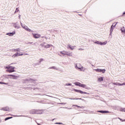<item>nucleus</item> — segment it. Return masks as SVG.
Instances as JSON below:
<instances>
[{"mask_svg": "<svg viewBox=\"0 0 125 125\" xmlns=\"http://www.w3.org/2000/svg\"><path fill=\"white\" fill-rule=\"evenodd\" d=\"M24 55H29V54H28V53H25V54H24Z\"/></svg>", "mask_w": 125, "mask_h": 125, "instance_id": "obj_39", "label": "nucleus"}, {"mask_svg": "<svg viewBox=\"0 0 125 125\" xmlns=\"http://www.w3.org/2000/svg\"><path fill=\"white\" fill-rule=\"evenodd\" d=\"M30 113H31V114H42L43 113V111L33 109L31 111Z\"/></svg>", "mask_w": 125, "mask_h": 125, "instance_id": "obj_3", "label": "nucleus"}, {"mask_svg": "<svg viewBox=\"0 0 125 125\" xmlns=\"http://www.w3.org/2000/svg\"><path fill=\"white\" fill-rule=\"evenodd\" d=\"M93 71H95L97 73H103V74L105 73V72H106V70L101 69L100 68L94 69Z\"/></svg>", "mask_w": 125, "mask_h": 125, "instance_id": "obj_5", "label": "nucleus"}, {"mask_svg": "<svg viewBox=\"0 0 125 125\" xmlns=\"http://www.w3.org/2000/svg\"><path fill=\"white\" fill-rule=\"evenodd\" d=\"M74 106H75L76 107H81V106H78V105H74Z\"/></svg>", "mask_w": 125, "mask_h": 125, "instance_id": "obj_40", "label": "nucleus"}, {"mask_svg": "<svg viewBox=\"0 0 125 125\" xmlns=\"http://www.w3.org/2000/svg\"><path fill=\"white\" fill-rule=\"evenodd\" d=\"M9 77H10V79H13V80H17L18 78V76H16L14 75H9Z\"/></svg>", "mask_w": 125, "mask_h": 125, "instance_id": "obj_15", "label": "nucleus"}, {"mask_svg": "<svg viewBox=\"0 0 125 125\" xmlns=\"http://www.w3.org/2000/svg\"><path fill=\"white\" fill-rule=\"evenodd\" d=\"M41 46H42V47H44V48H49L51 46H53V45L51 44H46L45 42L42 43Z\"/></svg>", "mask_w": 125, "mask_h": 125, "instance_id": "obj_7", "label": "nucleus"}, {"mask_svg": "<svg viewBox=\"0 0 125 125\" xmlns=\"http://www.w3.org/2000/svg\"><path fill=\"white\" fill-rule=\"evenodd\" d=\"M60 55V56H61V55Z\"/></svg>", "mask_w": 125, "mask_h": 125, "instance_id": "obj_46", "label": "nucleus"}, {"mask_svg": "<svg viewBox=\"0 0 125 125\" xmlns=\"http://www.w3.org/2000/svg\"><path fill=\"white\" fill-rule=\"evenodd\" d=\"M67 48H68V49H71V50H74V49L76 48V46H73L71 44H68L67 46Z\"/></svg>", "mask_w": 125, "mask_h": 125, "instance_id": "obj_9", "label": "nucleus"}, {"mask_svg": "<svg viewBox=\"0 0 125 125\" xmlns=\"http://www.w3.org/2000/svg\"><path fill=\"white\" fill-rule=\"evenodd\" d=\"M66 51H61L60 53L62 55V56H65V55H66Z\"/></svg>", "mask_w": 125, "mask_h": 125, "instance_id": "obj_21", "label": "nucleus"}, {"mask_svg": "<svg viewBox=\"0 0 125 125\" xmlns=\"http://www.w3.org/2000/svg\"><path fill=\"white\" fill-rule=\"evenodd\" d=\"M76 69L77 70H79L80 71H84V68H83V66H82L81 64L78 63L75 66Z\"/></svg>", "mask_w": 125, "mask_h": 125, "instance_id": "obj_4", "label": "nucleus"}, {"mask_svg": "<svg viewBox=\"0 0 125 125\" xmlns=\"http://www.w3.org/2000/svg\"><path fill=\"white\" fill-rule=\"evenodd\" d=\"M16 34V32L15 31H13L12 32H10L9 33H6L7 36H9V37H13V36H14Z\"/></svg>", "mask_w": 125, "mask_h": 125, "instance_id": "obj_16", "label": "nucleus"}, {"mask_svg": "<svg viewBox=\"0 0 125 125\" xmlns=\"http://www.w3.org/2000/svg\"><path fill=\"white\" fill-rule=\"evenodd\" d=\"M21 25L22 27V28L23 29H24V30H25V31H26V32H31L32 33H33V30H31V29L29 28V27L26 26L25 24H23V23H22L21 22Z\"/></svg>", "mask_w": 125, "mask_h": 125, "instance_id": "obj_2", "label": "nucleus"}, {"mask_svg": "<svg viewBox=\"0 0 125 125\" xmlns=\"http://www.w3.org/2000/svg\"><path fill=\"white\" fill-rule=\"evenodd\" d=\"M123 15H125V12L123 13Z\"/></svg>", "mask_w": 125, "mask_h": 125, "instance_id": "obj_42", "label": "nucleus"}, {"mask_svg": "<svg viewBox=\"0 0 125 125\" xmlns=\"http://www.w3.org/2000/svg\"><path fill=\"white\" fill-rule=\"evenodd\" d=\"M121 31L122 33H124V34H125V29L124 26L121 28Z\"/></svg>", "mask_w": 125, "mask_h": 125, "instance_id": "obj_24", "label": "nucleus"}, {"mask_svg": "<svg viewBox=\"0 0 125 125\" xmlns=\"http://www.w3.org/2000/svg\"><path fill=\"white\" fill-rule=\"evenodd\" d=\"M104 81V78L102 76H99L97 77L98 83H102Z\"/></svg>", "mask_w": 125, "mask_h": 125, "instance_id": "obj_10", "label": "nucleus"}, {"mask_svg": "<svg viewBox=\"0 0 125 125\" xmlns=\"http://www.w3.org/2000/svg\"><path fill=\"white\" fill-rule=\"evenodd\" d=\"M14 28H15L16 29H20V26L19 25V24H18V22H14L12 23Z\"/></svg>", "mask_w": 125, "mask_h": 125, "instance_id": "obj_12", "label": "nucleus"}, {"mask_svg": "<svg viewBox=\"0 0 125 125\" xmlns=\"http://www.w3.org/2000/svg\"><path fill=\"white\" fill-rule=\"evenodd\" d=\"M80 87H83V88H85L86 89H87V87H86V85L84 84H80Z\"/></svg>", "mask_w": 125, "mask_h": 125, "instance_id": "obj_19", "label": "nucleus"}, {"mask_svg": "<svg viewBox=\"0 0 125 125\" xmlns=\"http://www.w3.org/2000/svg\"><path fill=\"white\" fill-rule=\"evenodd\" d=\"M49 69H53L54 70H57V71H58V68L56 67V66H52L50 67Z\"/></svg>", "mask_w": 125, "mask_h": 125, "instance_id": "obj_25", "label": "nucleus"}, {"mask_svg": "<svg viewBox=\"0 0 125 125\" xmlns=\"http://www.w3.org/2000/svg\"><path fill=\"white\" fill-rule=\"evenodd\" d=\"M19 19H21V15H19Z\"/></svg>", "mask_w": 125, "mask_h": 125, "instance_id": "obj_37", "label": "nucleus"}, {"mask_svg": "<svg viewBox=\"0 0 125 125\" xmlns=\"http://www.w3.org/2000/svg\"><path fill=\"white\" fill-rule=\"evenodd\" d=\"M4 69H6V72L8 73H13L15 72V67L8 65L7 66H4Z\"/></svg>", "mask_w": 125, "mask_h": 125, "instance_id": "obj_1", "label": "nucleus"}, {"mask_svg": "<svg viewBox=\"0 0 125 125\" xmlns=\"http://www.w3.org/2000/svg\"><path fill=\"white\" fill-rule=\"evenodd\" d=\"M56 125H62V123H56Z\"/></svg>", "mask_w": 125, "mask_h": 125, "instance_id": "obj_35", "label": "nucleus"}, {"mask_svg": "<svg viewBox=\"0 0 125 125\" xmlns=\"http://www.w3.org/2000/svg\"><path fill=\"white\" fill-rule=\"evenodd\" d=\"M79 50H83V48H79Z\"/></svg>", "mask_w": 125, "mask_h": 125, "instance_id": "obj_38", "label": "nucleus"}, {"mask_svg": "<svg viewBox=\"0 0 125 125\" xmlns=\"http://www.w3.org/2000/svg\"><path fill=\"white\" fill-rule=\"evenodd\" d=\"M19 56H22V55H24V54L22 52L21 53H18Z\"/></svg>", "mask_w": 125, "mask_h": 125, "instance_id": "obj_29", "label": "nucleus"}, {"mask_svg": "<svg viewBox=\"0 0 125 125\" xmlns=\"http://www.w3.org/2000/svg\"><path fill=\"white\" fill-rule=\"evenodd\" d=\"M71 100H83L82 99H70Z\"/></svg>", "mask_w": 125, "mask_h": 125, "instance_id": "obj_30", "label": "nucleus"}, {"mask_svg": "<svg viewBox=\"0 0 125 125\" xmlns=\"http://www.w3.org/2000/svg\"><path fill=\"white\" fill-rule=\"evenodd\" d=\"M33 37L34 39H39L41 37V34H39L38 33H32Z\"/></svg>", "mask_w": 125, "mask_h": 125, "instance_id": "obj_13", "label": "nucleus"}, {"mask_svg": "<svg viewBox=\"0 0 125 125\" xmlns=\"http://www.w3.org/2000/svg\"><path fill=\"white\" fill-rule=\"evenodd\" d=\"M18 11H19V9H18V8H16L15 12H18Z\"/></svg>", "mask_w": 125, "mask_h": 125, "instance_id": "obj_34", "label": "nucleus"}, {"mask_svg": "<svg viewBox=\"0 0 125 125\" xmlns=\"http://www.w3.org/2000/svg\"><path fill=\"white\" fill-rule=\"evenodd\" d=\"M112 84H113V85H119L120 86H122L125 85V82L124 83H120L118 82H117V83H112Z\"/></svg>", "mask_w": 125, "mask_h": 125, "instance_id": "obj_11", "label": "nucleus"}, {"mask_svg": "<svg viewBox=\"0 0 125 125\" xmlns=\"http://www.w3.org/2000/svg\"><path fill=\"white\" fill-rule=\"evenodd\" d=\"M1 83H3V82H0V84H1Z\"/></svg>", "mask_w": 125, "mask_h": 125, "instance_id": "obj_41", "label": "nucleus"}, {"mask_svg": "<svg viewBox=\"0 0 125 125\" xmlns=\"http://www.w3.org/2000/svg\"><path fill=\"white\" fill-rule=\"evenodd\" d=\"M65 85H67V86H69V85H72V84L71 83H66L65 84Z\"/></svg>", "mask_w": 125, "mask_h": 125, "instance_id": "obj_33", "label": "nucleus"}, {"mask_svg": "<svg viewBox=\"0 0 125 125\" xmlns=\"http://www.w3.org/2000/svg\"><path fill=\"white\" fill-rule=\"evenodd\" d=\"M66 55H67V56H73V54H72L71 52L66 51Z\"/></svg>", "mask_w": 125, "mask_h": 125, "instance_id": "obj_22", "label": "nucleus"}, {"mask_svg": "<svg viewBox=\"0 0 125 125\" xmlns=\"http://www.w3.org/2000/svg\"><path fill=\"white\" fill-rule=\"evenodd\" d=\"M1 84H8V83H1Z\"/></svg>", "mask_w": 125, "mask_h": 125, "instance_id": "obj_36", "label": "nucleus"}, {"mask_svg": "<svg viewBox=\"0 0 125 125\" xmlns=\"http://www.w3.org/2000/svg\"><path fill=\"white\" fill-rule=\"evenodd\" d=\"M9 119H12V117H8L5 119V121H7V120H9Z\"/></svg>", "mask_w": 125, "mask_h": 125, "instance_id": "obj_32", "label": "nucleus"}, {"mask_svg": "<svg viewBox=\"0 0 125 125\" xmlns=\"http://www.w3.org/2000/svg\"><path fill=\"white\" fill-rule=\"evenodd\" d=\"M1 110L3 111H9V108L8 107H3L0 109Z\"/></svg>", "mask_w": 125, "mask_h": 125, "instance_id": "obj_18", "label": "nucleus"}, {"mask_svg": "<svg viewBox=\"0 0 125 125\" xmlns=\"http://www.w3.org/2000/svg\"><path fill=\"white\" fill-rule=\"evenodd\" d=\"M119 111H120V112H125V108H121Z\"/></svg>", "mask_w": 125, "mask_h": 125, "instance_id": "obj_28", "label": "nucleus"}, {"mask_svg": "<svg viewBox=\"0 0 125 125\" xmlns=\"http://www.w3.org/2000/svg\"><path fill=\"white\" fill-rule=\"evenodd\" d=\"M115 24L114 25V24L112 25V26L110 27V35H112V33H113V31L114 29H115V27L116 26H117V24H118V22H115Z\"/></svg>", "mask_w": 125, "mask_h": 125, "instance_id": "obj_6", "label": "nucleus"}, {"mask_svg": "<svg viewBox=\"0 0 125 125\" xmlns=\"http://www.w3.org/2000/svg\"><path fill=\"white\" fill-rule=\"evenodd\" d=\"M74 91H75L76 92H79V93H81V94H89V93H87L85 92H83L81 90L74 89Z\"/></svg>", "mask_w": 125, "mask_h": 125, "instance_id": "obj_8", "label": "nucleus"}, {"mask_svg": "<svg viewBox=\"0 0 125 125\" xmlns=\"http://www.w3.org/2000/svg\"><path fill=\"white\" fill-rule=\"evenodd\" d=\"M107 42L106 41L104 42H101V45H106V44H107Z\"/></svg>", "mask_w": 125, "mask_h": 125, "instance_id": "obj_23", "label": "nucleus"}, {"mask_svg": "<svg viewBox=\"0 0 125 125\" xmlns=\"http://www.w3.org/2000/svg\"><path fill=\"white\" fill-rule=\"evenodd\" d=\"M81 83H79V82H75L74 83V84H75V85H77L78 86H81Z\"/></svg>", "mask_w": 125, "mask_h": 125, "instance_id": "obj_26", "label": "nucleus"}, {"mask_svg": "<svg viewBox=\"0 0 125 125\" xmlns=\"http://www.w3.org/2000/svg\"><path fill=\"white\" fill-rule=\"evenodd\" d=\"M43 61V59H40L39 60V63H41V62H42Z\"/></svg>", "mask_w": 125, "mask_h": 125, "instance_id": "obj_31", "label": "nucleus"}, {"mask_svg": "<svg viewBox=\"0 0 125 125\" xmlns=\"http://www.w3.org/2000/svg\"><path fill=\"white\" fill-rule=\"evenodd\" d=\"M98 113H102V114H105V113H109V111L106 110H99L98 111Z\"/></svg>", "mask_w": 125, "mask_h": 125, "instance_id": "obj_17", "label": "nucleus"}, {"mask_svg": "<svg viewBox=\"0 0 125 125\" xmlns=\"http://www.w3.org/2000/svg\"><path fill=\"white\" fill-rule=\"evenodd\" d=\"M122 122H125V120H124L122 121Z\"/></svg>", "mask_w": 125, "mask_h": 125, "instance_id": "obj_44", "label": "nucleus"}, {"mask_svg": "<svg viewBox=\"0 0 125 125\" xmlns=\"http://www.w3.org/2000/svg\"><path fill=\"white\" fill-rule=\"evenodd\" d=\"M19 55H18V52L16 53L15 54H14L12 56V58H16V57H18Z\"/></svg>", "mask_w": 125, "mask_h": 125, "instance_id": "obj_20", "label": "nucleus"}, {"mask_svg": "<svg viewBox=\"0 0 125 125\" xmlns=\"http://www.w3.org/2000/svg\"><path fill=\"white\" fill-rule=\"evenodd\" d=\"M120 121H122V119H120Z\"/></svg>", "mask_w": 125, "mask_h": 125, "instance_id": "obj_45", "label": "nucleus"}, {"mask_svg": "<svg viewBox=\"0 0 125 125\" xmlns=\"http://www.w3.org/2000/svg\"><path fill=\"white\" fill-rule=\"evenodd\" d=\"M21 51V49H20V48L11 49V52H16V51H17L18 52H20Z\"/></svg>", "mask_w": 125, "mask_h": 125, "instance_id": "obj_14", "label": "nucleus"}, {"mask_svg": "<svg viewBox=\"0 0 125 125\" xmlns=\"http://www.w3.org/2000/svg\"><path fill=\"white\" fill-rule=\"evenodd\" d=\"M94 43H96L97 44H99L100 45H101V42H100V41H95V42H94Z\"/></svg>", "mask_w": 125, "mask_h": 125, "instance_id": "obj_27", "label": "nucleus"}, {"mask_svg": "<svg viewBox=\"0 0 125 125\" xmlns=\"http://www.w3.org/2000/svg\"><path fill=\"white\" fill-rule=\"evenodd\" d=\"M61 104H66V103H65V104H64V103H62Z\"/></svg>", "mask_w": 125, "mask_h": 125, "instance_id": "obj_43", "label": "nucleus"}]
</instances>
